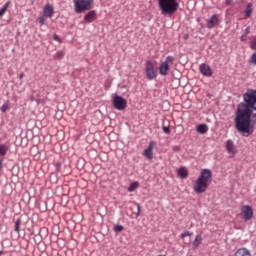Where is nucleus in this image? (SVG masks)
<instances>
[{"mask_svg": "<svg viewBox=\"0 0 256 256\" xmlns=\"http://www.w3.org/2000/svg\"><path fill=\"white\" fill-rule=\"evenodd\" d=\"M235 129L242 133L243 137H250L255 133L256 125V90L248 89L243 94V102L237 105L235 118Z\"/></svg>", "mask_w": 256, "mask_h": 256, "instance_id": "nucleus-1", "label": "nucleus"}, {"mask_svg": "<svg viewBox=\"0 0 256 256\" xmlns=\"http://www.w3.org/2000/svg\"><path fill=\"white\" fill-rule=\"evenodd\" d=\"M212 181H213V172L207 168L202 169L200 172V175L198 176L193 186L195 193H197L198 195L205 193V191L209 189V185H211Z\"/></svg>", "mask_w": 256, "mask_h": 256, "instance_id": "nucleus-2", "label": "nucleus"}, {"mask_svg": "<svg viewBox=\"0 0 256 256\" xmlns=\"http://www.w3.org/2000/svg\"><path fill=\"white\" fill-rule=\"evenodd\" d=\"M158 7L161 15L171 17L179 10V3L177 0H158Z\"/></svg>", "mask_w": 256, "mask_h": 256, "instance_id": "nucleus-3", "label": "nucleus"}, {"mask_svg": "<svg viewBox=\"0 0 256 256\" xmlns=\"http://www.w3.org/2000/svg\"><path fill=\"white\" fill-rule=\"evenodd\" d=\"M74 11L77 14L85 13L93 9V0H73Z\"/></svg>", "mask_w": 256, "mask_h": 256, "instance_id": "nucleus-4", "label": "nucleus"}, {"mask_svg": "<svg viewBox=\"0 0 256 256\" xmlns=\"http://www.w3.org/2000/svg\"><path fill=\"white\" fill-rule=\"evenodd\" d=\"M145 75L148 81H153L157 79V71H155V66L153 65V61L147 60L145 64Z\"/></svg>", "mask_w": 256, "mask_h": 256, "instance_id": "nucleus-5", "label": "nucleus"}, {"mask_svg": "<svg viewBox=\"0 0 256 256\" xmlns=\"http://www.w3.org/2000/svg\"><path fill=\"white\" fill-rule=\"evenodd\" d=\"M173 61H175V58H173V56H167L166 60L164 62H161L159 67L160 75L166 76L169 74V71H171V67L169 66V63L173 65Z\"/></svg>", "mask_w": 256, "mask_h": 256, "instance_id": "nucleus-6", "label": "nucleus"}, {"mask_svg": "<svg viewBox=\"0 0 256 256\" xmlns=\"http://www.w3.org/2000/svg\"><path fill=\"white\" fill-rule=\"evenodd\" d=\"M113 107L117 109V111H125L127 109V100L122 96L116 95L113 100Z\"/></svg>", "mask_w": 256, "mask_h": 256, "instance_id": "nucleus-7", "label": "nucleus"}, {"mask_svg": "<svg viewBox=\"0 0 256 256\" xmlns=\"http://www.w3.org/2000/svg\"><path fill=\"white\" fill-rule=\"evenodd\" d=\"M199 71L204 77H212L213 75V70H211V66H209L207 63L200 64Z\"/></svg>", "mask_w": 256, "mask_h": 256, "instance_id": "nucleus-8", "label": "nucleus"}, {"mask_svg": "<svg viewBox=\"0 0 256 256\" xmlns=\"http://www.w3.org/2000/svg\"><path fill=\"white\" fill-rule=\"evenodd\" d=\"M243 219L245 221H251L253 219V208L249 205L242 207Z\"/></svg>", "mask_w": 256, "mask_h": 256, "instance_id": "nucleus-9", "label": "nucleus"}, {"mask_svg": "<svg viewBox=\"0 0 256 256\" xmlns=\"http://www.w3.org/2000/svg\"><path fill=\"white\" fill-rule=\"evenodd\" d=\"M53 15H55V8L51 4H46L43 8V16L51 19Z\"/></svg>", "mask_w": 256, "mask_h": 256, "instance_id": "nucleus-10", "label": "nucleus"}, {"mask_svg": "<svg viewBox=\"0 0 256 256\" xmlns=\"http://www.w3.org/2000/svg\"><path fill=\"white\" fill-rule=\"evenodd\" d=\"M155 147V142L150 141L148 144L147 149L144 150L143 155L146 157V159H153V149Z\"/></svg>", "mask_w": 256, "mask_h": 256, "instance_id": "nucleus-11", "label": "nucleus"}, {"mask_svg": "<svg viewBox=\"0 0 256 256\" xmlns=\"http://www.w3.org/2000/svg\"><path fill=\"white\" fill-rule=\"evenodd\" d=\"M217 23H219V15L213 14L210 19L206 21V27L207 29H213Z\"/></svg>", "mask_w": 256, "mask_h": 256, "instance_id": "nucleus-12", "label": "nucleus"}, {"mask_svg": "<svg viewBox=\"0 0 256 256\" xmlns=\"http://www.w3.org/2000/svg\"><path fill=\"white\" fill-rule=\"evenodd\" d=\"M97 19V11L91 10L84 16L85 23H93Z\"/></svg>", "mask_w": 256, "mask_h": 256, "instance_id": "nucleus-13", "label": "nucleus"}, {"mask_svg": "<svg viewBox=\"0 0 256 256\" xmlns=\"http://www.w3.org/2000/svg\"><path fill=\"white\" fill-rule=\"evenodd\" d=\"M226 151L230 153V155H235V153H237V148L235 147L233 140L226 141Z\"/></svg>", "mask_w": 256, "mask_h": 256, "instance_id": "nucleus-14", "label": "nucleus"}, {"mask_svg": "<svg viewBox=\"0 0 256 256\" xmlns=\"http://www.w3.org/2000/svg\"><path fill=\"white\" fill-rule=\"evenodd\" d=\"M178 177L181 179H187L189 177V171L186 167H180L177 171Z\"/></svg>", "mask_w": 256, "mask_h": 256, "instance_id": "nucleus-15", "label": "nucleus"}, {"mask_svg": "<svg viewBox=\"0 0 256 256\" xmlns=\"http://www.w3.org/2000/svg\"><path fill=\"white\" fill-rule=\"evenodd\" d=\"M196 131L200 135H205V133H207V131H209V126H207V124H199L196 126Z\"/></svg>", "mask_w": 256, "mask_h": 256, "instance_id": "nucleus-16", "label": "nucleus"}, {"mask_svg": "<svg viewBox=\"0 0 256 256\" xmlns=\"http://www.w3.org/2000/svg\"><path fill=\"white\" fill-rule=\"evenodd\" d=\"M234 256H251V252L247 248H239Z\"/></svg>", "mask_w": 256, "mask_h": 256, "instance_id": "nucleus-17", "label": "nucleus"}, {"mask_svg": "<svg viewBox=\"0 0 256 256\" xmlns=\"http://www.w3.org/2000/svg\"><path fill=\"white\" fill-rule=\"evenodd\" d=\"M201 243H203V238L201 235H196L194 241L192 242L193 249H197Z\"/></svg>", "mask_w": 256, "mask_h": 256, "instance_id": "nucleus-18", "label": "nucleus"}, {"mask_svg": "<svg viewBox=\"0 0 256 256\" xmlns=\"http://www.w3.org/2000/svg\"><path fill=\"white\" fill-rule=\"evenodd\" d=\"M8 152H9V145L1 144L0 145V157H5V155H7Z\"/></svg>", "mask_w": 256, "mask_h": 256, "instance_id": "nucleus-19", "label": "nucleus"}, {"mask_svg": "<svg viewBox=\"0 0 256 256\" xmlns=\"http://www.w3.org/2000/svg\"><path fill=\"white\" fill-rule=\"evenodd\" d=\"M137 189H139V182L135 181L129 185L128 192L133 193V191H137Z\"/></svg>", "mask_w": 256, "mask_h": 256, "instance_id": "nucleus-20", "label": "nucleus"}, {"mask_svg": "<svg viewBox=\"0 0 256 256\" xmlns=\"http://www.w3.org/2000/svg\"><path fill=\"white\" fill-rule=\"evenodd\" d=\"M253 4L252 3H248L245 9V15L247 18L251 17L252 13H253Z\"/></svg>", "mask_w": 256, "mask_h": 256, "instance_id": "nucleus-21", "label": "nucleus"}, {"mask_svg": "<svg viewBox=\"0 0 256 256\" xmlns=\"http://www.w3.org/2000/svg\"><path fill=\"white\" fill-rule=\"evenodd\" d=\"M21 223H22L21 218H18V219L15 221V224H14V231H15L16 233H19V231H21Z\"/></svg>", "mask_w": 256, "mask_h": 256, "instance_id": "nucleus-22", "label": "nucleus"}, {"mask_svg": "<svg viewBox=\"0 0 256 256\" xmlns=\"http://www.w3.org/2000/svg\"><path fill=\"white\" fill-rule=\"evenodd\" d=\"M11 5V1H8L0 10V17H3L5 13H7V9H9V6Z\"/></svg>", "mask_w": 256, "mask_h": 256, "instance_id": "nucleus-23", "label": "nucleus"}, {"mask_svg": "<svg viewBox=\"0 0 256 256\" xmlns=\"http://www.w3.org/2000/svg\"><path fill=\"white\" fill-rule=\"evenodd\" d=\"M76 167L77 169H79L81 171V169L85 168V159L83 158H79L77 163H76Z\"/></svg>", "mask_w": 256, "mask_h": 256, "instance_id": "nucleus-24", "label": "nucleus"}, {"mask_svg": "<svg viewBox=\"0 0 256 256\" xmlns=\"http://www.w3.org/2000/svg\"><path fill=\"white\" fill-rule=\"evenodd\" d=\"M123 229H124L123 225H119V224H117V225H115V226L113 227V231H114L115 233H121V231H123Z\"/></svg>", "mask_w": 256, "mask_h": 256, "instance_id": "nucleus-25", "label": "nucleus"}, {"mask_svg": "<svg viewBox=\"0 0 256 256\" xmlns=\"http://www.w3.org/2000/svg\"><path fill=\"white\" fill-rule=\"evenodd\" d=\"M47 17H45L44 15L43 16H40L37 18V21L38 23H40L41 26L45 25V21H47L46 19Z\"/></svg>", "mask_w": 256, "mask_h": 256, "instance_id": "nucleus-26", "label": "nucleus"}, {"mask_svg": "<svg viewBox=\"0 0 256 256\" xmlns=\"http://www.w3.org/2000/svg\"><path fill=\"white\" fill-rule=\"evenodd\" d=\"M134 205L137 207L136 217L141 215V204L134 202Z\"/></svg>", "mask_w": 256, "mask_h": 256, "instance_id": "nucleus-27", "label": "nucleus"}, {"mask_svg": "<svg viewBox=\"0 0 256 256\" xmlns=\"http://www.w3.org/2000/svg\"><path fill=\"white\" fill-rule=\"evenodd\" d=\"M162 131H164L166 133V135H170L171 134V128H169V126H162Z\"/></svg>", "mask_w": 256, "mask_h": 256, "instance_id": "nucleus-28", "label": "nucleus"}, {"mask_svg": "<svg viewBox=\"0 0 256 256\" xmlns=\"http://www.w3.org/2000/svg\"><path fill=\"white\" fill-rule=\"evenodd\" d=\"M0 109H1L2 113H7L8 109H9V104H7V103L3 104Z\"/></svg>", "mask_w": 256, "mask_h": 256, "instance_id": "nucleus-29", "label": "nucleus"}, {"mask_svg": "<svg viewBox=\"0 0 256 256\" xmlns=\"http://www.w3.org/2000/svg\"><path fill=\"white\" fill-rule=\"evenodd\" d=\"M193 235V232L186 231L180 235L181 239H184L185 237H191Z\"/></svg>", "mask_w": 256, "mask_h": 256, "instance_id": "nucleus-30", "label": "nucleus"}, {"mask_svg": "<svg viewBox=\"0 0 256 256\" xmlns=\"http://www.w3.org/2000/svg\"><path fill=\"white\" fill-rule=\"evenodd\" d=\"M55 57L57 59H63V57H65V53H63V51H59L56 53Z\"/></svg>", "mask_w": 256, "mask_h": 256, "instance_id": "nucleus-31", "label": "nucleus"}, {"mask_svg": "<svg viewBox=\"0 0 256 256\" xmlns=\"http://www.w3.org/2000/svg\"><path fill=\"white\" fill-rule=\"evenodd\" d=\"M250 61L253 63V65H256V53L252 54Z\"/></svg>", "mask_w": 256, "mask_h": 256, "instance_id": "nucleus-32", "label": "nucleus"}, {"mask_svg": "<svg viewBox=\"0 0 256 256\" xmlns=\"http://www.w3.org/2000/svg\"><path fill=\"white\" fill-rule=\"evenodd\" d=\"M249 33H251V27H250V26H248V27L244 30L243 35L248 36V35H249Z\"/></svg>", "mask_w": 256, "mask_h": 256, "instance_id": "nucleus-33", "label": "nucleus"}, {"mask_svg": "<svg viewBox=\"0 0 256 256\" xmlns=\"http://www.w3.org/2000/svg\"><path fill=\"white\" fill-rule=\"evenodd\" d=\"M3 158H0V177H1V173H3Z\"/></svg>", "mask_w": 256, "mask_h": 256, "instance_id": "nucleus-34", "label": "nucleus"}, {"mask_svg": "<svg viewBox=\"0 0 256 256\" xmlns=\"http://www.w3.org/2000/svg\"><path fill=\"white\" fill-rule=\"evenodd\" d=\"M240 41L242 43H245L247 41V35L243 34L241 37H240Z\"/></svg>", "mask_w": 256, "mask_h": 256, "instance_id": "nucleus-35", "label": "nucleus"}, {"mask_svg": "<svg viewBox=\"0 0 256 256\" xmlns=\"http://www.w3.org/2000/svg\"><path fill=\"white\" fill-rule=\"evenodd\" d=\"M53 39H54V41H58V42L61 41V38H60L59 35H57V34H54V35H53Z\"/></svg>", "mask_w": 256, "mask_h": 256, "instance_id": "nucleus-36", "label": "nucleus"}, {"mask_svg": "<svg viewBox=\"0 0 256 256\" xmlns=\"http://www.w3.org/2000/svg\"><path fill=\"white\" fill-rule=\"evenodd\" d=\"M56 171L59 173L61 171V163L57 162L56 163Z\"/></svg>", "mask_w": 256, "mask_h": 256, "instance_id": "nucleus-37", "label": "nucleus"}, {"mask_svg": "<svg viewBox=\"0 0 256 256\" xmlns=\"http://www.w3.org/2000/svg\"><path fill=\"white\" fill-rule=\"evenodd\" d=\"M233 4V0H225V5H232Z\"/></svg>", "mask_w": 256, "mask_h": 256, "instance_id": "nucleus-38", "label": "nucleus"}, {"mask_svg": "<svg viewBox=\"0 0 256 256\" xmlns=\"http://www.w3.org/2000/svg\"><path fill=\"white\" fill-rule=\"evenodd\" d=\"M180 150H181V148L179 146H174L173 147V151H180Z\"/></svg>", "mask_w": 256, "mask_h": 256, "instance_id": "nucleus-39", "label": "nucleus"}, {"mask_svg": "<svg viewBox=\"0 0 256 256\" xmlns=\"http://www.w3.org/2000/svg\"><path fill=\"white\" fill-rule=\"evenodd\" d=\"M23 77H25V74L24 73H20L19 74V79H23Z\"/></svg>", "mask_w": 256, "mask_h": 256, "instance_id": "nucleus-40", "label": "nucleus"}, {"mask_svg": "<svg viewBox=\"0 0 256 256\" xmlns=\"http://www.w3.org/2000/svg\"><path fill=\"white\" fill-rule=\"evenodd\" d=\"M188 37H189V35H185V36H184V39H188Z\"/></svg>", "mask_w": 256, "mask_h": 256, "instance_id": "nucleus-41", "label": "nucleus"}, {"mask_svg": "<svg viewBox=\"0 0 256 256\" xmlns=\"http://www.w3.org/2000/svg\"><path fill=\"white\" fill-rule=\"evenodd\" d=\"M3 253H5L3 250L0 251V255H3Z\"/></svg>", "mask_w": 256, "mask_h": 256, "instance_id": "nucleus-42", "label": "nucleus"}]
</instances>
